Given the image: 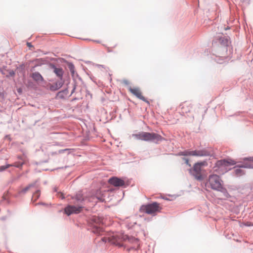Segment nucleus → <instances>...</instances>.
Returning <instances> with one entry per match:
<instances>
[{"label": "nucleus", "instance_id": "nucleus-5", "mask_svg": "<svg viewBox=\"0 0 253 253\" xmlns=\"http://www.w3.org/2000/svg\"><path fill=\"white\" fill-rule=\"evenodd\" d=\"M180 156H192L196 157H203L210 155L209 152L206 150H185L181 152L178 154Z\"/></svg>", "mask_w": 253, "mask_h": 253}, {"label": "nucleus", "instance_id": "nucleus-9", "mask_svg": "<svg viewBox=\"0 0 253 253\" xmlns=\"http://www.w3.org/2000/svg\"><path fill=\"white\" fill-rule=\"evenodd\" d=\"M244 160L247 162H245L243 164L238 165L237 167L253 169V157L246 158L244 159Z\"/></svg>", "mask_w": 253, "mask_h": 253}, {"label": "nucleus", "instance_id": "nucleus-23", "mask_svg": "<svg viewBox=\"0 0 253 253\" xmlns=\"http://www.w3.org/2000/svg\"><path fill=\"white\" fill-rule=\"evenodd\" d=\"M15 75V73L13 71H10L9 72V75H7L6 76L8 77V76H11V77H12V76H14Z\"/></svg>", "mask_w": 253, "mask_h": 253}, {"label": "nucleus", "instance_id": "nucleus-2", "mask_svg": "<svg viewBox=\"0 0 253 253\" xmlns=\"http://www.w3.org/2000/svg\"><path fill=\"white\" fill-rule=\"evenodd\" d=\"M132 136L138 139L147 141H152L156 143L163 140V137L160 135L155 133L140 132L133 134Z\"/></svg>", "mask_w": 253, "mask_h": 253}, {"label": "nucleus", "instance_id": "nucleus-14", "mask_svg": "<svg viewBox=\"0 0 253 253\" xmlns=\"http://www.w3.org/2000/svg\"><path fill=\"white\" fill-rule=\"evenodd\" d=\"M51 67L53 70V72L62 80L63 75L62 69L61 68H57L53 65H51Z\"/></svg>", "mask_w": 253, "mask_h": 253}, {"label": "nucleus", "instance_id": "nucleus-16", "mask_svg": "<svg viewBox=\"0 0 253 253\" xmlns=\"http://www.w3.org/2000/svg\"><path fill=\"white\" fill-rule=\"evenodd\" d=\"M239 168H240L236 169L235 170V173L237 176H241V175H242L243 174H245L244 171Z\"/></svg>", "mask_w": 253, "mask_h": 253}, {"label": "nucleus", "instance_id": "nucleus-28", "mask_svg": "<svg viewBox=\"0 0 253 253\" xmlns=\"http://www.w3.org/2000/svg\"><path fill=\"white\" fill-rule=\"evenodd\" d=\"M60 197H61L62 199L64 198V197L63 196V194H61L60 195Z\"/></svg>", "mask_w": 253, "mask_h": 253}, {"label": "nucleus", "instance_id": "nucleus-20", "mask_svg": "<svg viewBox=\"0 0 253 253\" xmlns=\"http://www.w3.org/2000/svg\"><path fill=\"white\" fill-rule=\"evenodd\" d=\"M92 198L93 199H94L95 198L97 199V200H98L99 201H103L104 200V199L103 198L102 196H98V195H96L95 196H93L92 197Z\"/></svg>", "mask_w": 253, "mask_h": 253}, {"label": "nucleus", "instance_id": "nucleus-11", "mask_svg": "<svg viewBox=\"0 0 253 253\" xmlns=\"http://www.w3.org/2000/svg\"><path fill=\"white\" fill-rule=\"evenodd\" d=\"M109 182L114 186H123L125 184V181L123 179L116 177L110 178Z\"/></svg>", "mask_w": 253, "mask_h": 253}, {"label": "nucleus", "instance_id": "nucleus-13", "mask_svg": "<svg viewBox=\"0 0 253 253\" xmlns=\"http://www.w3.org/2000/svg\"><path fill=\"white\" fill-rule=\"evenodd\" d=\"M192 108L191 104L188 103H184L181 105V112L183 114H187L190 112V111Z\"/></svg>", "mask_w": 253, "mask_h": 253}, {"label": "nucleus", "instance_id": "nucleus-8", "mask_svg": "<svg viewBox=\"0 0 253 253\" xmlns=\"http://www.w3.org/2000/svg\"><path fill=\"white\" fill-rule=\"evenodd\" d=\"M82 207L80 206H68L64 209L65 213L68 215L71 214L78 213L81 212Z\"/></svg>", "mask_w": 253, "mask_h": 253}, {"label": "nucleus", "instance_id": "nucleus-12", "mask_svg": "<svg viewBox=\"0 0 253 253\" xmlns=\"http://www.w3.org/2000/svg\"><path fill=\"white\" fill-rule=\"evenodd\" d=\"M63 84V82L61 80L55 82L53 84L49 85V88L50 90L55 91L60 88Z\"/></svg>", "mask_w": 253, "mask_h": 253}, {"label": "nucleus", "instance_id": "nucleus-27", "mask_svg": "<svg viewBox=\"0 0 253 253\" xmlns=\"http://www.w3.org/2000/svg\"><path fill=\"white\" fill-rule=\"evenodd\" d=\"M27 45H28V46H29V47H30V46H32V45H31V43H29V42H28V43H27Z\"/></svg>", "mask_w": 253, "mask_h": 253}, {"label": "nucleus", "instance_id": "nucleus-15", "mask_svg": "<svg viewBox=\"0 0 253 253\" xmlns=\"http://www.w3.org/2000/svg\"><path fill=\"white\" fill-rule=\"evenodd\" d=\"M32 78L33 79L37 82L42 81L43 80V78L41 75L38 72L34 73L32 74Z\"/></svg>", "mask_w": 253, "mask_h": 253}, {"label": "nucleus", "instance_id": "nucleus-10", "mask_svg": "<svg viewBox=\"0 0 253 253\" xmlns=\"http://www.w3.org/2000/svg\"><path fill=\"white\" fill-rule=\"evenodd\" d=\"M102 240L104 242H108L113 244L120 245V243L119 242V239L117 236L115 235H112V236L108 237H103L102 239Z\"/></svg>", "mask_w": 253, "mask_h": 253}, {"label": "nucleus", "instance_id": "nucleus-26", "mask_svg": "<svg viewBox=\"0 0 253 253\" xmlns=\"http://www.w3.org/2000/svg\"><path fill=\"white\" fill-rule=\"evenodd\" d=\"M23 164H21L20 165H16V164H14V165H11V166H14V167H17V168H20L22 167Z\"/></svg>", "mask_w": 253, "mask_h": 253}, {"label": "nucleus", "instance_id": "nucleus-4", "mask_svg": "<svg viewBox=\"0 0 253 253\" xmlns=\"http://www.w3.org/2000/svg\"><path fill=\"white\" fill-rule=\"evenodd\" d=\"M209 183L213 190L219 191L222 188L221 180L216 174H211L209 176Z\"/></svg>", "mask_w": 253, "mask_h": 253}, {"label": "nucleus", "instance_id": "nucleus-7", "mask_svg": "<svg viewBox=\"0 0 253 253\" xmlns=\"http://www.w3.org/2000/svg\"><path fill=\"white\" fill-rule=\"evenodd\" d=\"M236 162L233 160L228 159H223L217 161L216 166L219 168H226L227 167L233 166L236 164Z\"/></svg>", "mask_w": 253, "mask_h": 253}, {"label": "nucleus", "instance_id": "nucleus-1", "mask_svg": "<svg viewBox=\"0 0 253 253\" xmlns=\"http://www.w3.org/2000/svg\"><path fill=\"white\" fill-rule=\"evenodd\" d=\"M207 166L205 161L197 162L189 169L190 173L198 181H202L207 175L206 170L204 168Z\"/></svg>", "mask_w": 253, "mask_h": 253}, {"label": "nucleus", "instance_id": "nucleus-24", "mask_svg": "<svg viewBox=\"0 0 253 253\" xmlns=\"http://www.w3.org/2000/svg\"><path fill=\"white\" fill-rule=\"evenodd\" d=\"M183 160L185 161V163L188 165L189 167H191V164L189 162V160L187 158H183Z\"/></svg>", "mask_w": 253, "mask_h": 253}, {"label": "nucleus", "instance_id": "nucleus-22", "mask_svg": "<svg viewBox=\"0 0 253 253\" xmlns=\"http://www.w3.org/2000/svg\"><path fill=\"white\" fill-rule=\"evenodd\" d=\"M128 241H130V242L135 243L137 245H138V241L136 239H135V238L129 239V238H128Z\"/></svg>", "mask_w": 253, "mask_h": 253}, {"label": "nucleus", "instance_id": "nucleus-3", "mask_svg": "<svg viewBox=\"0 0 253 253\" xmlns=\"http://www.w3.org/2000/svg\"><path fill=\"white\" fill-rule=\"evenodd\" d=\"M161 209L159 203L154 202L152 204L141 206L140 208L139 211L141 212H145L148 214L155 215L156 213L160 212Z\"/></svg>", "mask_w": 253, "mask_h": 253}, {"label": "nucleus", "instance_id": "nucleus-21", "mask_svg": "<svg viewBox=\"0 0 253 253\" xmlns=\"http://www.w3.org/2000/svg\"><path fill=\"white\" fill-rule=\"evenodd\" d=\"M76 199L78 201H83L84 200V198H82V196L80 194H78L76 196Z\"/></svg>", "mask_w": 253, "mask_h": 253}, {"label": "nucleus", "instance_id": "nucleus-6", "mask_svg": "<svg viewBox=\"0 0 253 253\" xmlns=\"http://www.w3.org/2000/svg\"><path fill=\"white\" fill-rule=\"evenodd\" d=\"M129 91L132 93L133 95L135 96L138 98L142 100V101L146 102L149 104V101L142 95V92L139 87H132L129 86L128 87Z\"/></svg>", "mask_w": 253, "mask_h": 253}, {"label": "nucleus", "instance_id": "nucleus-25", "mask_svg": "<svg viewBox=\"0 0 253 253\" xmlns=\"http://www.w3.org/2000/svg\"><path fill=\"white\" fill-rule=\"evenodd\" d=\"M32 186V185H29L28 186L26 187L25 188H24L22 191L23 192H26L27 191H28L29 190V189Z\"/></svg>", "mask_w": 253, "mask_h": 253}, {"label": "nucleus", "instance_id": "nucleus-17", "mask_svg": "<svg viewBox=\"0 0 253 253\" xmlns=\"http://www.w3.org/2000/svg\"><path fill=\"white\" fill-rule=\"evenodd\" d=\"M40 194L39 191H36L33 195L32 199H34L36 201L40 197Z\"/></svg>", "mask_w": 253, "mask_h": 253}, {"label": "nucleus", "instance_id": "nucleus-18", "mask_svg": "<svg viewBox=\"0 0 253 253\" xmlns=\"http://www.w3.org/2000/svg\"><path fill=\"white\" fill-rule=\"evenodd\" d=\"M102 228H100V227H98V228H95L94 230H93V232L96 234H101V232H102Z\"/></svg>", "mask_w": 253, "mask_h": 253}, {"label": "nucleus", "instance_id": "nucleus-19", "mask_svg": "<svg viewBox=\"0 0 253 253\" xmlns=\"http://www.w3.org/2000/svg\"><path fill=\"white\" fill-rule=\"evenodd\" d=\"M10 167H11V165H7L6 166H1V167H0V171H2L4 170L5 169L9 168Z\"/></svg>", "mask_w": 253, "mask_h": 253}, {"label": "nucleus", "instance_id": "nucleus-29", "mask_svg": "<svg viewBox=\"0 0 253 253\" xmlns=\"http://www.w3.org/2000/svg\"><path fill=\"white\" fill-rule=\"evenodd\" d=\"M108 52H110V51H111V50L108 48Z\"/></svg>", "mask_w": 253, "mask_h": 253}]
</instances>
